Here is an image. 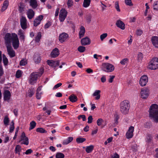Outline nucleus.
I'll return each mask as SVG.
<instances>
[{
  "label": "nucleus",
  "mask_w": 158,
  "mask_h": 158,
  "mask_svg": "<svg viewBox=\"0 0 158 158\" xmlns=\"http://www.w3.org/2000/svg\"><path fill=\"white\" fill-rule=\"evenodd\" d=\"M140 93L141 98L146 99L149 95V90L147 88L144 87L141 89Z\"/></svg>",
  "instance_id": "obj_7"
},
{
  "label": "nucleus",
  "mask_w": 158,
  "mask_h": 158,
  "mask_svg": "<svg viewBox=\"0 0 158 158\" xmlns=\"http://www.w3.org/2000/svg\"><path fill=\"white\" fill-rule=\"evenodd\" d=\"M88 123H92V120H93V118L92 116L91 115L89 116L88 118Z\"/></svg>",
  "instance_id": "obj_58"
},
{
  "label": "nucleus",
  "mask_w": 158,
  "mask_h": 158,
  "mask_svg": "<svg viewBox=\"0 0 158 158\" xmlns=\"http://www.w3.org/2000/svg\"><path fill=\"white\" fill-rule=\"evenodd\" d=\"M152 41L153 45L156 48H158V37L154 36L152 38Z\"/></svg>",
  "instance_id": "obj_22"
},
{
  "label": "nucleus",
  "mask_w": 158,
  "mask_h": 158,
  "mask_svg": "<svg viewBox=\"0 0 158 158\" xmlns=\"http://www.w3.org/2000/svg\"><path fill=\"white\" fill-rule=\"evenodd\" d=\"M148 81V78L146 75H144L140 77L139 83L140 85L142 86L146 85Z\"/></svg>",
  "instance_id": "obj_9"
},
{
  "label": "nucleus",
  "mask_w": 158,
  "mask_h": 158,
  "mask_svg": "<svg viewBox=\"0 0 158 158\" xmlns=\"http://www.w3.org/2000/svg\"><path fill=\"white\" fill-rule=\"evenodd\" d=\"M107 36V34L106 33H103L100 36V39L102 41L106 38Z\"/></svg>",
  "instance_id": "obj_51"
},
{
  "label": "nucleus",
  "mask_w": 158,
  "mask_h": 158,
  "mask_svg": "<svg viewBox=\"0 0 158 158\" xmlns=\"http://www.w3.org/2000/svg\"><path fill=\"white\" fill-rule=\"evenodd\" d=\"M115 7L118 11H120V9L119 7L118 3V2H116L115 3Z\"/></svg>",
  "instance_id": "obj_55"
},
{
  "label": "nucleus",
  "mask_w": 158,
  "mask_h": 158,
  "mask_svg": "<svg viewBox=\"0 0 158 158\" xmlns=\"http://www.w3.org/2000/svg\"><path fill=\"white\" fill-rule=\"evenodd\" d=\"M21 146L19 145H17L15 148V152L16 153H18L19 155L20 154V152L21 151Z\"/></svg>",
  "instance_id": "obj_37"
},
{
  "label": "nucleus",
  "mask_w": 158,
  "mask_h": 158,
  "mask_svg": "<svg viewBox=\"0 0 158 158\" xmlns=\"http://www.w3.org/2000/svg\"><path fill=\"white\" fill-rule=\"evenodd\" d=\"M41 38V33L39 32L38 33L37 36L35 37V41L36 43H39Z\"/></svg>",
  "instance_id": "obj_31"
},
{
  "label": "nucleus",
  "mask_w": 158,
  "mask_h": 158,
  "mask_svg": "<svg viewBox=\"0 0 158 158\" xmlns=\"http://www.w3.org/2000/svg\"><path fill=\"white\" fill-rule=\"evenodd\" d=\"M41 92H36V96L37 99H39L41 98Z\"/></svg>",
  "instance_id": "obj_59"
},
{
  "label": "nucleus",
  "mask_w": 158,
  "mask_h": 158,
  "mask_svg": "<svg viewBox=\"0 0 158 158\" xmlns=\"http://www.w3.org/2000/svg\"><path fill=\"white\" fill-rule=\"evenodd\" d=\"M41 60L40 56L38 54H35L34 56V60L36 63H38L40 62Z\"/></svg>",
  "instance_id": "obj_27"
},
{
  "label": "nucleus",
  "mask_w": 158,
  "mask_h": 158,
  "mask_svg": "<svg viewBox=\"0 0 158 158\" xmlns=\"http://www.w3.org/2000/svg\"><path fill=\"white\" fill-rule=\"evenodd\" d=\"M125 3L126 5L129 6H133V4L132 3L131 0H125Z\"/></svg>",
  "instance_id": "obj_46"
},
{
  "label": "nucleus",
  "mask_w": 158,
  "mask_h": 158,
  "mask_svg": "<svg viewBox=\"0 0 158 158\" xmlns=\"http://www.w3.org/2000/svg\"><path fill=\"white\" fill-rule=\"evenodd\" d=\"M130 107V105L129 101L124 100L120 103V111L123 114H127L128 112Z\"/></svg>",
  "instance_id": "obj_4"
},
{
  "label": "nucleus",
  "mask_w": 158,
  "mask_h": 158,
  "mask_svg": "<svg viewBox=\"0 0 158 158\" xmlns=\"http://www.w3.org/2000/svg\"><path fill=\"white\" fill-rule=\"evenodd\" d=\"M59 54V50L57 48H55L51 53V56L53 58H55L57 57Z\"/></svg>",
  "instance_id": "obj_21"
},
{
  "label": "nucleus",
  "mask_w": 158,
  "mask_h": 158,
  "mask_svg": "<svg viewBox=\"0 0 158 158\" xmlns=\"http://www.w3.org/2000/svg\"><path fill=\"white\" fill-rule=\"evenodd\" d=\"M77 50L80 52H83L85 50V48L84 46H80L78 47Z\"/></svg>",
  "instance_id": "obj_45"
},
{
  "label": "nucleus",
  "mask_w": 158,
  "mask_h": 158,
  "mask_svg": "<svg viewBox=\"0 0 158 158\" xmlns=\"http://www.w3.org/2000/svg\"><path fill=\"white\" fill-rule=\"evenodd\" d=\"M24 7L23 5L21 4L19 7V11L20 13H22L24 10Z\"/></svg>",
  "instance_id": "obj_49"
},
{
  "label": "nucleus",
  "mask_w": 158,
  "mask_h": 158,
  "mask_svg": "<svg viewBox=\"0 0 158 158\" xmlns=\"http://www.w3.org/2000/svg\"><path fill=\"white\" fill-rule=\"evenodd\" d=\"M20 21L22 28L23 29H26L27 27V20L26 18L24 16H22Z\"/></svg>",
  "instance_id": "obj_12"
},
{
  "label": "nucleus",
  "mask_w": 158,
  "mask_h": 158,
  "mask_svg": "<svg viewBox=\"0 0 158 158\" xmlns=\"http://www.w3.org/2000/svg\"><path fill=\"white\" fill-rule=\"evenodd\" d=\"M36 123L34 121H32L30 123V127L29 130H31L34 129L36 126Z\"/></svg>",
  "instance_id": "obj_33"
},
{
  "label": "nucleus",
  "mask_w": 158,
  "mask_h": 158,
  "mask_svg": "<svg viewBox=\"0 0 158 158\" xmlns=\"http://www.w3.org/2000/svg\"><path fill=\"white\" fill-rule=\"evenodd\" d=\"M7 45H6L8 54L11 58L15 56V52L11 46H10V43L6 41Z\"/></svg>",
  "instance_id": "obj_8"
},
{
  "label": "nucleus",
  "mask_w": 158,
  "mask_h": 158,
  "mask_svg": "<svg viewBox=\"0 0 158 158\" xmlns=\"http://www.w3.org/2000/svg\"><path fill=\"white\" fill-rule=\"evenodd\" d=\"M91 2V0H84L83 6L86 8L89 6Z\"/></svg>",
  "instance_id": "obj_32"
},
{
  "label": "nucleus",
  "mask_w": 158,
  "mask_h": 158,
  "mask_svg": "<svg viewBox=\"0 0 158 158\" xmlns=\"http://www.w3.org/2000/svg\"><path fill=\"white\" fill-rule=\"evenodd\" d=\"M128 60L127 58H124L121 60L120 63L122 64L125 65L128 62Z\"/></svg>",
  "instance_id": "obj_50"
},
{
  "label": "nucleus",
  "mask_w": 158,
  "mask_h": 158,
  "mask_svg": "<svg viewBox=\"0 0 158 158\" xmlns=\"http://www.w3.org/2000/svg\"><path fill=\"white\" fill-rule=\"evenodd\" d=\"M44 72V69L41 68L40 69L39 72H35L31 73L30 76L29 82L31 85L35 83L38 77L41 76Z\"/></svg>",
  "instance_id": "obj_3"
},
{
  "label": "nucleus",
  "mask_w": 158,
  "mask_h": 158,
  "mask_svg": "<svg viewBox=\"0 0 158 158\" xmlns=\"http://www.w3.org/2000/svg\"><path fill=\"white\" fill-rule=\"evenodd\" d=\"M148 68L152 70H155L158 68V58H153L149 63Z\"/></svg>",
  "instance_id": "obj_6"
},
{
  "label": "nucleus",
  "mask_w": 158,
  "mask_h": 158,
  "mask_svg": "<svg viewBox=\"0 0 158 158\" xmlns=\"http://www.w3.org/2000/svg\"><path fill=\"white\" fill-rule=\"evenodd\" d=\"M116 25L117 26L122 30H124L125 29V25L124 23L121 20H118Z\"/></svg>",
  "instance_id": "obj_20"
},
{
  "label": "nucleus",
  "mask_w": 158,
  "mask_h": 158,
  "mask_svg": "<svg viewBox=\"0 0 158 158\" xmlns=\"http://www.w3.org/2000/svg\"><path fill=\"white\" fill-rule=\"evenodd\" d=\"M22 74V71L20 70H18L16 72L15 76L16 78H19L21 76Z\"/></svg>",
  "instance_id": "obj_47"
},
{
  "label": "nucleus",
  "mask_w": 158,
  "mask_h": 158,
  "mask_svg": "<svg viewBox=\"0 0 158 158\" xmlns=\"http://www.w3.org/2000/svg\"><path fill=\"white\" fill-rule=\"evenodd\" d=\"M110 78L108 80V81L110 83H112L115 77V76L113 75H110L109 76Z\"/></svg>",
  "instance_id": "obj_54"
},
{
  "label": "nucleus",
  "mask_w": 158,
  "mask_h": 158,
  "mask_svg": "<svg viewBox=\"0 0 158 158\" xmlns=\"http://www.w3.org/2000/svg\"><path fill=\"white\" fill-rule=\"evenodd\" d=\"M68 35L66 33L63 32L60 34L59 37V39L60 42L62 43L67 39Z\"/></svg>",
  "instance_id": "obj_16"
},
{
  "label": "nucleus",
  "mask_w": 158,
  "mask_h": 158,
  "mask_svg": "<svg viewBox=\"0 0 158 158\" xmlns=\"http://www.w3.org/2000/svg\"><path fill=\"white\" fill-rule=\"evenodd\" d=\"M9 5V2L8 0H5L2 6L1 10L2 12L5 11Z\"/></svg>",
  "instance_id": "obj_26"
},
{
  "label": "nucleus",
  "mask_w": 158,
  "mask_h": 158,
  "mask_svg": "<svg viewBox=\"0 0 158 158\" xmlns=\"http://www.w3.org/2000/svg\"><path fill=\"white\" fill-rule=\"evenodd\" d=\"M85 31V27L83 26H81L80 27V31L79 33L80 38H81L84 36Z\"/></svg>",
  "instance_id": "obj_24"
},
{
  "label": "nucleus",
  "mask_w": 158,
  "mask_h": 158,
  "mask_svg": "<svg viewBox=\"0 0 158 158\" xmlns=\"http://www.w3.org/2000/svg\"><path fill=\"white\" fill-rule=\"evenodd\" d=\"M24 34V32L22 30L20 29L19 31L18 35L19 36L21 39L23 40H24L25 38Z\"/></svg>",
  "instance_id": "obj_30"
},
{
  "label": "nucleus",
  "mask_w": 158,
  "mask_h": 158,
  "mask_svg": "<svg viewBox=\"0 0 158 158\" xmlns=\"http://www.w3.org/2000/svg\"><path fill=\"white\" fill-rule=\"evenodd\" d=\"M149 117L153 119L155 122H158V105L156 104H152L149 109Z\"/></svg>",
  "instance_id": "obj_2"
},
{
  "label": "nucleus",
  "mask_w": 158,
  "mask_h": 158,
  "mask_svg": "<svg viewBox=\"0 0 158 158\" xmlns=\"http://www.w3.org/2000/svg\"><path fill=\"white\" fill-rule=\"evenodd\" d=\"M134 128V127L133 126H131L129 128L126 134V136L127 138L130 139L131 138L133 137Z\"/></svg>",
  "instance_id": "obj_13"
},
{
  "label": "nucleus",
  "mask_w": 158,
  "mask_h": 158,
  "mask_svg": "<svg viewBox=\"0 0 158 158\" xmlns=\"http://www.w3.org/2000/svg\"><path fill=\"white\" fill-rule=\"evenodd\" d=\"M94 148L93 145H91L86 147L85 151L88 153H90L92 152Z\"/></svg>",
  "instance_id": "obj_34"
},
{
  "label": "nucleus",
  "mask_w": 158,
  "mask_h": 158,
  "mask_svg": "<svg viewBox=\"0 0 158 158\" xmlns=\"http://www.w3.org/2000/svg\"><path fill=\"white\" fill-rule=\"evenodd\" d=\"M103 122V120L102 118L98 119L97 121V123L98 126L101 125L102 123Z\"/></svg>",
  "instance_id": "obj_52"
},
{
  "label": "nucleus",
  "mask_w": 158,
  "mask_h": 158,
  "mask_svg": "<svg viewBox=\"0 0 158 158\" xmlns=\"http://www.w3.org/2000/svg\"><path fill=\"white\" fill-rule=\"evenodd\" d=\"M3 61L5 65H6L8 63V60L7 58L4 54L2 55Z\"/></svg>",
  "instance_id": "obj_43"
},
{
  "label": "nucleus",
  "mask_w": 158,
  "mask_h": 158,
  "mask_svg": "<svg viewBox=\"0 0 158 158\" xmlns=\"http://www.w3.org/2000/svg\"><path fill=\"white\" fill-rule=\"evenodd\" d=\"M101 81L102 82H103V83L105 82L106 81V77L105 76V75L103 76H102V77H101Z\"/></svg>",
  "instance_id": "obj_61"
},
{
  "label": "nucleus",
  "mask_w": 158,
  "mask_h": 158,
  "mask_svg": "<svg viewBox=\"0 0 158 158\" xmlns=\"http://www.w3.org/2000/svg\"><path fill=\"white\" fill-rule=\"evenodd\" d=\"M3 73V69L1 65H0V78L1 77Z\"/></svg>",
  "instance_id": "obj_60"
},
{
  "label": "nucleus",
  "mask_w": 158,
  "mask_h": 158,
  "mask_svg": "<svg viewBox=\"0 0 158 158\" xmlns=\"http://www.w3.org/2000/svg\"><path fill=\"white\" fill-rule=\"evenodd\" d=\"M51 25V23L50 22H48L45 24L44 27L45 29H47Z\"/></svg>",
  "instance_id": "obj_56"
},
{
  "label": "nucleus",
  "mask_w": 158,
  "mask_h": 158,
  "mask_svg": "<svg viewBox=\"0 0 158 158\" xmlns=\"http://www.w3.org/2000/svg\"><path fill=\"white\" fill-rule=\"evenodd\" d=\"M69 99L70 101L73 102H75L77 100V97L74 94H72L69 97Z\"/></svg>",
  "instance_id": "obj_29"
},
{
  "label": "nucleus",
  "mask_w": 158,
  "mask_h": 158,
  "mask_svg": "<svg viewBox=\"0 0 158 158\" xmlns=\"http://www.w3.org/2000/svg\"><path fill=\"white\" fill-rule=\"evenodd\" d=\"M9 119L8 116H6L5 117L3 120V122L4 125L6 126L8 125L9 124Z\"/></svg>",
  "instance_id": "obj_36"
},
{
  "label": "nucleus",
  "mask_w": 158,
  "mask_h": 158,
  "mask_svg": "<svg viewBox=\"0 0 158 158\" xmlns=\"http://www.w3.org/2000/svg\"><path fill=\"white\" fill-rule=\"evenodd\" d=\"M30 6L33 9H35L38 6L36 0H30Z\"/></svg>",
  "instance_id": "obj_25"
},
{
  "label": "nucleus",
  "mask_w": 158,
  "mask_h": 158,
  "mask_svg": "<svg viewBox=\"0 0 158 158\" xmlns=\"http://www.w3.org/2000/svg\"><path fill=\"white\" fill-rule=\"evenodd\" d=\"M143 32L142 31L140 30H138L136 32L137 35H140Z\"/></svg>",
  "instance_id": "obj_62"
},
{
  "label": "nucleus",
  "mask_w": 158,
  "mask_h": 158,
  "mask_svg": "<svg viewBox=\"0 0 158 158\" xmlns=\"http://www.w3.org/2000/svg\"><path fill=\"white\" fill-rule=\"evenodd\" d=\"M103 70L106 72H111L114 69V66L111 64L108 63H103L102 64Z\"/></svg>",
  "instance_id": "obj_5"
},
{
  "label": "nucleus",
  "mask_w": 158,
  "mask_h": 158,
  "mask_svg": "<svg viewBox=\"0 0 158 158\" xmlns=\"http://www.w3.org/2000/svg\"><path fill=\"white\" fill-rule=\"evenodd\" d=\"M73 1L72 0H69L67 2V5L69 7L72 6L73 5Z\"/></svg>",
  "instance_id": "obj_53"
},
{
  "label": "nucleus",
  "mask_w": 158,
  "mask_h": 158,
  "mask_svg": "<svg viewBox=\"0 0 158 158\" xmlns=\"http://www.w3.org/2000/svg\"><path fill=\"white\" fill-rule=\"evenodd\" d=\"M43 15H40L36 18L34 21V26L36 27L40 23L41 21L43 19Z\"/></svg>",
  "instance_id": "obj_17"
},
{
  "label": "nucleus",
  "mask_w": 158,
  "mask_h": 158,
  "mask_svg": "<svg viewBox=\"0 0 158 158\" xmlns=\"http://www.w3.org/2000/svg\"><path fill=\"white\" fill-rule=\"evenodd\" d=\"M86 139L83 138L78 137L77 138L76 141L78 143H81L85 141Z\"/></svg>",
  "instance_id": "obj_39"
},
{
  "label": "nucleus",
  "mask_w": 158,
  "mask_h": 158,
  "mask_svg": "<svg viewBox=\"0 0 158 158\" xmlns=\"http://www.w3.org/2000/svg\"><path fill=\"white\" fill-rule=\"evenodd\" d=\"M27 61L26 59H23L20 61V65L21 66H24L27 64Z\"/></svg>",
  "instance_id": "obj_48"
},
{
  "label": "nucleus",
  "mask_w": 158,
  "mask_h": 158,
  "mask_svg": "<svg viewBox=\"0 0 158 158\" xmlns=\"http://www.w3.org/2000/svg\"><path fill=\"white\" fill-rule=\"evenodd\" d=\"M152 7L154 10L158 11V0L154 2L152 5Z\"/></svg>",
  "instance_id": "obj_35"
},
{
  "label": "nucleus",
  "mask_w": 158,
  "mask_h": 158,
  "mask_svg": "<svg viewBox=\"0 0 158 158\" xmlns=\"http://www.w3.org/2000/svg\"><path fill=\"white\" fill-rule=\"evenodd\" d=\"M64 155L62 153L57 152L56 155V158H64Z\"/></svg>",
  "instance_id": "obj_44"
},
{
  "label": "nucleus",
  "mask_w": 158,
  "mask_h": 158,
  "mask_svg": "<svg viewBox=\"0 0 158 158\" xmlns=\"http://www.w3.org/2000/svg\"><path fill=\"white\" fill-rule=\"evenodd\" d=\"M32 152V151L31 149H29L27 150L25 152V153L27 155H28L31 153Z\"/></svg>",
  "instance_id": "obj_63"
},
{
  "label": "nucleus",
  "mask_w": 158,
  "mask_h": 158,
  "mask_svg": "<svg viewBox=\"0 0 158 158\" xmlns=\"http://www.w3.org/2000/svg\"><path fill=\"white\" fill-rule=\"evenodd\" d=\"M137 59L138 60L139 62H141L143 58V55L142 54L141 52H139L137 55Z\"/></svg>",
  "instance_id": "obj_41"
},
{
  "label": "nucleus",
  "mask_w": 158,
  "mask_h": 158,
  "mask_svg": "<svg viewBox=\"0 0 158 158\" xmlns=\"http://www.w3.org/2000/svg\"><path fill=\"white\" fill-rule=\"evenodd\" d=\"M27 15L29 19H31L34 16L35 12L31 9H29L27 11Z\"/></svg>",
  "instance_id": "obj_19"
},
{
  "label": "nucleus",
  "mask_w": 158,
  "mask_h": 158,
  "mask_svg": "<svg viewBox=\"0 0 158 158\" xmlns=\"http://www.w3.org/2000/svg\"><path fill=\"white\" fill-rule=\"evenodd\" d=\"M81 44L82 45H89L91 43V40L88 37H86L82 38L81 41Z\"/></svg>",
  "instance_id": "obj_15"
},
{
  "label": "nucleus",
  "mask_w": 158,
  "mask_h": 158,
  "mask_svg": "<svg viewBox=\"0 0 158 158\" xmlns=\"http://www.w3.org/2000/svg\"><path fill=\"white\" fill-rule=\"evenodd\" d=\"M62 84L61 83H58L56 85H55L54 86L53 88V89H55L60 87L62 85Z\"/></svg>",
  "instance_id": "obj_57"
},
{
  "label": "nucleus",
  "mask_w": 158,
  "mask_h": 158,
  "mask_svg": "<svg viewBox=\"0 0 158 158\" xmlns=\"http://www.w3.org/2000/svg\"><path fill=\"white\" fill-rule=\"evenodd\" d=\"M4 99L5 101H8L10 99L11 94L9 90H5L4 93Z\"/></svg>",
  "instance_id": "obj_18"
},
{
  "label": "nucleus",
  "mask_w": 158,
  "mask_h": 158,
  "mask_svg": "<svg viewBox=\"0 0 158 158\" xmlns=\"http://www.w3.org/2000/svg\"><path fill=\"white\" fill-rule=\"evenodd\" d=\"M36 131L37 132L42 133H46L47 132L44 129L42 128H37L36 130Z\"/></svg>",
  "instance_id": "obj_42"
},
{
  "label": "nucleus",
  "mask_w": 158,
  "mask_h": 158,
  "mask_svg": "<svg viewBox=\"0 0 158 158\" xmlns=\"http://www.w3.org/2000/svg\"><path fill=\"white\" fill-rule=\"evenodd\" d=\"M153 138L152 136L150 134H148L147 135L146 141L148 142H150L152 140Z\"/></svg>",
  "instance_id": "obj_38"
},
{
  "label": "nucleus",
  "mask_w": 158,
  "mask_h": 158,
  "mask_svg": "<svg viewBox=\"0 0 158 158\" xmlns=\"http://www.w3.org/2000/svg\"><path fill=\"white\" fill-rule=\"evenodd\" d=\"M34 94V91L33 89H29L28 90L27 95L29 97H31Z\"/></svg>",
  "instance_id": "obj_40"
},
{
  "label": "nucleus",
  "mask_w": 158,
  "mask_h": 158,
  "mask_svg": "<svg viewBox=\"0 0 158 158\" xmlns=\"http://www.w3.org/2000/svg\"><path fill=\"white\" fill-rule=\"evenodd\" d=\"M73 139V137H69L67 139L64 140L63 142V144L64 145H67L71 142Z\"/></svg>",
  "instance_id": "obj_28"
},
{
  "label": "nucleus",
  "mask_w": 158,
  "mask_h": 158,
  "mask_svg": "<svg viewBox=\"0 0 158 158\" xmlns=\"http://www.w3.org/2000/svg\"><path fill=\"white\" fill-rule=\"evenodd\" d=\"M101 91L100 90H96L94 93L92 94V95L93 97H95V99L98 100L100 97Z\"/></svg>",
  "instance_id": "obj_23"
},
{
  "label": "nucleus",
  "mask_w": 158,
  "mask_h": 158,
  "mask_svg": "<svg viewBox=\"0 0 158 158\" xmlns=\"http://www.w3.org/2000/svg\"><path fill=\"white\" fill-rule=\"evenodd\" d=\"M48 65L53 68H55L56 66L59 65V61H53L52 60H48Z\"/></svg>",
  "instance_id": "obj_14"
},
{
  "label": "nucleus",
  "mask_w": 158,
  "mask_h": 158,
  "mask_svg": "<svg viewBox=\"0 0 158 158\" xmlns=\"http://www.w3.org/2000/svg\"><path fill=\"white\" fill-rule=\"evenodd\" d=\"M5 44L7 45L6 41L10 43V44L11 46V43H12L13 47L15 49H17L19 47V41L17 35L15 33H13L10 34L7 33L4 37Z\"/></svg>",
  "instance_id": "obj_1"
},
{
  "label": "nucleus",
  "mask_w": 158,
  "mask_h": 158,
  "mask_svg": "<svg viewBox=\"0 0 158 158\" xmlns=\"http://www.w3.org/2000/svg\"><path fill=\"white\" fill-rule=\"evenodd\" d=\"M111 158H119V156L117 153H115L112 156Z\"/></svg>",
  "instance_id": "obj_64"
},
{
  "label": "nucleus",
  "mask_w": 158,
  "mask_h": 158,
  "mask_svg": "<svg viewBox=\"0 0 158 158\" xmlns=\"http://www.w3.org/2000/svg\"><path fill=\"white\" fill-rule=\"evenodd\" d=\"M22 141L21 144H24L27 145L29 144L28 138L26 136L24 132H23L21 135L20 140L19 142Z\"/></svg>",
  "instance_id": "obj_10"
},
{
  "label": "nucleus",
  "mask_w": 158,
  "mask_h": 158,
  "mask_svg": "<svg viewBox=\"0 0 158 158\" xmlns=\"http://www.w3.org/2000/svg\"><path fill=\"white\" fill-rule=\"evenodd\" d=\"M67 15V12L64 9H62L60 11L59 19L61 22L64 21Z\"/></svg>",
  "instance_id": "obj_11"
}]
</instances>
